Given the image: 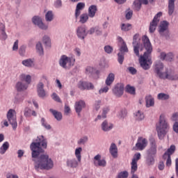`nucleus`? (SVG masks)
I'll return each instance as SVG.
<instances>
[{
	"label": "nucleus",
	"mask_w": 178,
	"mask_h": 178,
	"mask_svg": "<svg viewBox=\"0 0 178 178\" xmlns=\"http://www.w3.org/2000/svg\"><path fill=\"white\" fill-rule=\"evenodd\" d=\"M47 144L44 136H39L30 145L35 170H51L54 168V161L48 154H40L44 152L42 148H47Z\"/></svg>",
	"instance_id": "obj_1"
},
{
	"label": "nucleus",
	"mask_w": 178,
	"mask_h": 178,
	"mask_svg": "<svg viewBox=\"0 0 178 178\" xmlns=\"http://www.w3.org/2000/svg\"><path fill=\"white\" fill-rule=\"evenodd\" d=\"M142 41L147 51L144 53L143 56H140V63L141 67H143L144 70H148L151 65H152L151 58H148V55L152 52V45L151 44V42L147 35H144L142 38Z\"/></svg>",
	"instance_id": "obj_2"
},
{
	"label": "nucleus",
	"mask_w": 178,
	"mask_h": 178,
	"mask_svg": "<svg viewBox=\"0 0 178 178\" xmlns=\"http://www.w3.org/2000/svg\"><path fill=\"white\" fill-rule=\"evenodd\" d=\"M154 73L156 77L163 80H178V76L173 72L165 70L163 72L164 65L161 61H156L154 63Z\"/></svg>",
	"instance_id": "obj_3"
},
{
	"label": "nucleus",
	"mask_w": 178,
	"mask_h": 178,
	"mask_svg": "<svg viewBox=\"0 0 178 178\" xmlns=\"http://www.w3.org/2000/svg\"><path fill=\"white\" fill-rule=\"evenodd\" d=\"M169 130H170V124H169L168 120L165 115H160L159 123L156 124V131L159 140H162L168 134Z\"/></svg>",
	"instance_id": "obj_4"
},
{
	"label": "nucleus",
	"mask_w": 178,
	"mask_h": 178,
	"mask_svg": "<svg viewBox=\"0 0 178 178\" xmlns=\"http://www.w3.org/2000/svg\"><path fill=\"white\" fill-rule=\"evenodd\" d=\"M74 62H76V59L74 57L62 55L58 60V65L60 67H63V69L69 70L72 66L74 65Z\"/></svg>",
	"instance_id": "obj_5"
},
{
	"label": "nucleus",
	"mask_w": 178,
	"mask_h": 178,
	"mask_svg": "<svg viewBox=\"0 0 178 178\" xmlns=\"http://www.w3.org/2000/svg\"><path fill=\"white\" fill-rule=\"evenodd\" d=\"M48 81V77L45 75H42L40 81L36 85V91L39 98H45L47 97V91L44 89V83Z\"/></svg>",
	"instance_id": "obj_6"
},
{
	"label": "nucleus",
	"mask_w": 178,
	"mask_h": 178,
	"mask_svg": "<svg viewBox=\"0 0 178 178\" xmlns=\"http://www.w3.org/2000/svg\"><path fill=\"white\" fill-rule=\"evenodd\" d=\"M83 151V148L78 147L75 149V156L76 159H71L67 160V166L68 168H77L79 166V163L81 162V152Z\"/></svg>",
	"instance_id": "obj_7"
},
{
	"label": "nucleus",
	"mask_w": 178,
	"mask_h": 178,
	"mask_svg": "<svg viewBox=\"0 0 178 178\" xmlns=\"http://www.w3.org/2000/svg\"><path fill=\"white\" fill-rule=\"evenodd\" d=\"M6 118L10 124H11L13 130L17 129V119L16 117V111L10 108L6 114Z\"/></svg>",
	"instance_id": "obj_8"
},
{
	"label": "nucleus",
	"mask_w": 178,
	"mask_h": 178,
	"mask_svg": "<svg viewBox=\"0 0 178 178\" xmlns=\"http://www.w3.org/2000/svg\"><path fill=\"white\" fill-rule=\"evenodd\" d=\"M162 16V12L158 13L154 17L153 20L150 22L149 31V33H155L156 27H158V24L161 20V17Z\"/></svg>",
	"instance_id": "obj_9"
},
{
	"label": "nucleus",
	"mask_w": 178,
	"mask_h": 178,
	"mask_svg": "<svg viewBox=\"0 0 178 178\" xmlns=\"http://www.w3.org/2000/svg\"><path fill=\"white\" fill-rule=\"evenodd\" d=\"M169 27V22L167 21H163L160 23V26H159V32L161 35L163 37H165L168 38L169 37V30L168 29Z\"/></svg>",
	"instance_id": "obj_10"
},
{
	"label": "nucleus",
	"mask_w": 178,
	"mask_h": 178,
	"mask_svg": "<svg viewBox=\"0 0 178 178\" xmlns=\"http://www.w3.org/2000/svg\"><path fill=\"white\" fill-rule=\"evenodd\" d=\"M76 31L78 38H79V40H82L83 41H84L86 37L90 34L88 33V31H87V27H86L84 25L78 26Z\"/></svg>",
	"instance_id": "obj_11"
},
{
	"label": "nucleus",
	"mask_w": 178,
	"mask_h": 178,
	"mask_svg": "<svg viewBox=\"0 0 178 178\" xmlns=\"http://www.w3.org/2000/svg\"><path fill=\"white\" fill-rule=\"evenodd\" d=\"M134 52L136 56H140V35L136 34L133 38Z\"/></svg>",
	"instance_id": "obj_12"
},
{
	"label": "nucleus",
	"mask_w": 178,
	"mask_h": 178,
	"mask_svg": "<svg viewBox=\"0 0 178 178\" xmlns=\"http://www.w3.org/2000/svg\"><path fill=\"white\" fill-rule=\"evenodd\" d=\"M32 22L35 26H38L41 30H48V25L42 22V19L38 16H34L32 18Z\"/></svg>",
	"instance_id": "obj_13"
},
{
	"label": "nucleus",
	"mask_w": 178,
	"mask_h": 178,
	"mask_svg": "<svg viewBox=\"0 0 178 178\" xmlns=\"http://www.w3.org/2000/svg\"><path fill=\"white\" fill-rule=\"evenodd\" d=\"M147 145H148V140L145 138L139 137L136 144V151H143L145 149Z\"/></svg>",
	"instance_id": "obj_14"
},
{
	"label": "nucleus",
	"mask_w": 178,
	"mask_h": 178,
	"mask_svg": "<svg viewBox=\"0 0 178 178\" xmlns=\"http://www.w3.org/2000/svg\"><path fill=\"white\" fill-rule=\"evenodd\" d=\"M124 91V85L123 83H117L114 88H113V94L120 98L122 95H123V92Z\"/></svg>",
	"instance_id": "obj_15"
},
{
	"label": "nucleus",
	"mask_w": 178,
	"mask_h": 178,
	"mask_svg": "<svg viewBox=\"0 0 178 178\" xmlns=\"http://www.w3.org/2000/svg\"><path fill=\"white\" fill-rule=\"evenodd\" d=\"M86 108V102L84 100L76 101L74 104V109L78 116H81V111Z\"/></svg>",
	"instance_id": "obj_16"
},
{
	"label": "nucleus",
	"mask_w": 178,
	"mask_h": 178,
	"mask_svg": "<svg viewBox=\"0 0 178 178\" xmlns=\"http://www.w3.org/2000/svg\"><path fill=\"white\" fill-rule=\"evenodd\" d=\"M156 142L154 139L150 140V147L147 150V155H152L154 156L156 155Z\"/></svg>",
	"instance_id": "obj_17"
},
{
	"label": "nucleus",
	"mask_w": 178,
	"mask_h": 178,
	"mask_svg": "<svg viewBox=\"0 0 178 178\" xmlns=\"http://www.w3.org/2000/svg\"><path fill=\"white\" fill-rule=\"evenodd\" d=\"M78 88H79L80 90H92L94 88V85L90 82H84L80 81L78 83Z\"/></svg>",
	"instance_id": "obj_18"
},
{
	"label": "nucleus",
	"mask_w": 178,
	"mask_h": 178,
	"mask_svg": "<svg viewBox=\"0 0 178 178\" xmlns=\"http://www.w3.org/2000/svg\"><path fill=\"white\" fill-rule=\"evenodd\" d=\"M29 88V85L24 81H19L15 84V89L18 92H22L23 91H26Z\"/></svg>",
	"instance_id": "obj_19"
},
{
	"label": "nucleus",
	"mask_w": 178,
	"mask_h": 178,
	"mask_svg": "<svg viewBox=\"0 0 178 178\" xmlns=\"http://www.w3.org/2000/svg\"><path fill=\"white\" fill-rule=\"evenodd\" d=\"M101 127L103 131H111L113 129V124L106 120L102 123Z\"/></svg>",
	"instance_id": "obj_20"
},
{
	"label": "nucleus",
	"mask_w": 178,
	"mask_h": 178,
	"mask_svg": "<svg viewBox=\"0 0 178 178\" xmlns=\"http://www.w3.org/2000/svg\"><path fill=\"white\" fill-rule=\"evenodd\" d=\"M95 166H106V161L104 159L101 160V155L97 154L94 157Z\"/></svg>",
	"instance_id": "obj_21"
},
{
	"label": "nucleus",
	"mask_w": 178,
	"mask_h": 178,
	"mask_svg": "<svg viewBox=\"0 0 178 178\" xmlns=\"http://www.w3.org/2000/svg\"><path fill=\"white\" fill-rule=\"evenodd\" d=\"M145 101L146 108H151L152 106H154L155 105V99H154L152 95H147L145 97Z\"/></svg>",
	"instance_id": "obj_22"
},
{
	"label": "nucleus",
	"mask_w": 178,
	"mask_h": 178,
	"mask_svg": "<svg viewBox=\"0 0 178 178\" xmlns=\"http://www.w3.org/2000/svg\"><path fill=\"white\" fill-rule=\"evenodd\" d=\"M88 34L90 35H92V34L95 33L96 35H102V29L99 27V26H96L94 27L90 28L88 30Z\"/></svg>",
	"instance_id": "obj_23"
},
{
	"label": "nucleus",
	"mask_w": 178,
	"mask_h": 178,
	"mask_svg": "<svg viewBox=\"0 0 178 178\" xmlns=\"http://www.w3.org/2000/svg\"><path fill=\"white\" fill-rule=\"evenodd\" d=\"M25 67H34L35 66V60L34 58H27L22 61Z\"/></svg>",
	"instance_id": "obj_24"
},
{
	"label": "nucleus",
	"mask_w": 178,
	"mask_h": 178,
	"mask_svg": "<svg viewBox=\"0 0 178 178\" xmlns=\"http://www.w3.org/2000/svg\"><path fill=\"white\" fill-rule=\"evenodd\" d=\"M86 8V3L83 2L78 3L75 10V17L77 19L81 13V10Z\"/></svg>",
	"instance_id": "obj_25"
},
{
	"label": "nucleus",
	"mask_w": 178,
	"mask_h": 178,
	"mask_svg": "<svg viewBox=\"0 0 178 178\" xmlns=\"http://www.w3.org/2000/svg\"><path fill=\"white\" fill-rule=\"evenodd\" d=\"M109 152L113 158H118V146H116V144L113 143L111 144Z\"/></svg>",
	"instance_id": "obj_26"
},
{
	"label": "nucleus",
	"mask_w": 178,
	"mask_h": 178,
	"mask_svg": "<svg viewBox=\"0 0 178 178\" xmlns=\"http://www.w3.org/2000/svg\"><path fill=\"white\" fill-rule=\"evenodd\" d=\"M8 38V34L5 31V24H0V40L5 41Z\"/></svg>",
	"instance_id": "obj_27"
},
{
	"label": "nucleus",
	"mask_w": 178,
	"mask_h": 178,
	"mask_svg": "<svg viewBox=\"0 0 178 178\" xmlns=\"http://www.w3.org/2000/svg\"><path fill=\"white\" fill-rule=\"evenodd\" d=\"M113 81H115V74L110 73L106 79L105 84L111 87L113 84Z\"/></svg>",
	"instance_id": "obj_28"
},
{
	"label": "nucleus",
	"mask_w": 178,
	"mask_h": 178,
	"mask_svg": "<svg viewBox=\"0 0 178 178\" xmlns=\"http://www.w3.org/2000/svg\"><path fill=\"white\" fill-rule=\"evenodd\" d=\"M175 2L176 0H168V15L172 16L175 12Z\"/></svg>",
	"instance_id": "obj_29"
},
{
	"label": "nucleus",
	"mask_w": 178,
	"mask_h": 178,
	"mask_svg": "<svg viewBox=\"0 0 178 178\" xmlns=\"http://www.w3.org/2000/svg\"><path fill=\"white\" fill-rule=\"evenodd\" d=\"M175 151H176V146L171 145L170 147L164 153L163 158V159H166V156H170V155H172L175 153Z\"/></svg>",
	"instance_id": "obj_30"
},
{
	"label": "nucleus",
	"mask_w": 178,
	"mask_h": 178,
	"mask_svg": "<svg viewBox=\"0 0 178 178\" xmlns=\"http://www.w3.org/2000/svg\"><path fill=\"white\" fill-rule=\"evenodd\" d=\"M97 6L95 5H92L88 8V15H89V17H91L92 19V17H95V13H97Z\"/></svg>",
	"instance_id": "obj_31"
},
{
	"label": "nucleus",
	"mask_w": 178,
	"mask_h": 178,
	"mask_svg": "<svg viewBox=\"0 0 178 178\" xmlns=\"http://www.w3.org/2000/svg\"><path fill=\"white\" fill-rule=\"evenodd\" d=\"M49 112H51V113H52V115L54 116L55 119H56V120H58V122H60V120L62 119V113H60L56 110H54L52 108L49 109Z\"/></svg>",
	"instance_id": "obj_32"
},
{
	"label": "nucleus",
	"mask_w": 178,
	"mask_h": 178,
	"mask_svg": "<svg viewBox=\"0 0 178 178\" xmlns=\"http://www.w3.org/2000/svg\"><path fill=\"white\" fill-rule=\"evenodd\" d=\"M131 29H133V26L131 25V24L123 23V24H121L120 25V29L122 31H124V32L130 31Z\"/></svg>",
	"instance_id": "obj_33"
},
{
	"label": "nucleus",
	"mask_w": 178,
	"mask_h": 178,
	"mask_svg": "<svg viewBox=\"0 0 178 178\" xmlns=\"http://www.w3.org/2000/svg\"><path fill=\"white\" fill-rule=\"evenodd\" d=\"M7 149H9V143L5 142L0 147L1 155H3L6 152Z\"/></svg>",
	"instance_id": "obj_34"
},
{
	"label": "nucleus",
	"mask_w": 178,
	"mask_h": 178,
	"mask_svg": "<svg viewBox=\"0 0 178 178\" xmlns=\"http://www.w3.org/2000/svg\"><path fill=\"white\" fill-rule=\"evenodd\" d=\"M134 116H135V119L136 120H143L145 115H144V113H143V111H138L137 112H136L134 113Z\"/></svg>",
	"instance_id": "obj_35"
},
{
	"label": "nucleus",
	"mask_w": 178,
	"mask_h": 178,
	"mask_svg": "<svg viewBox=\"0 0 178 178\" xmlns=\"http://www.w3.org/2000/svg\"><path fill=\"white\" fill-rule=\"evenodd\" d=\"M154 158H155V156L147 154L146 157L147 165H148L149 166H150V165H152L154 162H155V159Z\"/></svg>",
	"instance_id": "obj_36"
},
{
	"label": "nucleus",
	"mask_w": 178,
	"mask_h": 178,
	"mask_svg": "<svg viewBox=\"0 0 178 178\" xmlns=\"http://www.w3.org/2000/svg\"><path fill=\"white\" fill-rule=\"evenodd\" d=\"M20 79H22V80H24V81H26V84H30V83H31V76L30 75H26L24 74H22L20 75Z\"/></svg>",
	"instance_id": "obj_37"
},
{
	"label": "nucleus",
	"mask_w": 178,
	"mask_h": 178,
	"mask_svg": "<svg viewBox=\"0 0 178 178\" xmlns=\"http://www.w3.org/2000/svg\"><path fill=\"white\" fill-rule=\"evenodd\" d=\"M157 98L160 101H166V100L169 99V98H170V97L169 96V95H168L166 93H159L157 95Z\"/></svg>",
	"instance_id": "obj_38"
},
{
	"label": "nucleus",
	"mask_w": 178,
	"mask_h": 178,
	"mask_svg": "<svg viewBox=\"0 0 178 178\" xmlns=\"http://www.w3.org/2000/svg\"><path fill=\"white\" fill-rule=\"evenodd\" d=\"M125 90L128 94H131V95H136V88L134 87L127 85Z\"/></svg>",
	"instance_id": "obj_39"
},
{
	"label": "nucleus",
	"mask_w": 178,
	"mask_h": 178,
	"mask_svg": "<svg viewBox=\"0 0 178 178\" xmlns=\"http://www.w3.org/2000/svg\"><path fill=\"white\" fill-rule=\"evenodd\" d=\"M88 17H90L88 14L87 13L82 14L80 16V19H79L80 23H81L82 24H84V23H87V22L88 21Z\"/></svg>",
	"instance_id": "obj_40"
},
{
	"label": "nucleus",
	"mask_w": 178,
	"mask_h": 178,
	"mask_svg": "<svg viewBox=\"0 0 178 178\" xmlns=\"http://www.w3.org/2000/svg\"><path fill=\"white\" fill-rule=\"evenodd\" d=\"M36 51L39 55H44V47H42L41 42L37 43Z\"/></svg>",
	"instance_id": "obj_41"
},
{
	"label": "nucleus",
	"mask_w": 178,
	"mask_h": 178,
	"mask_svg": "<svg viewBox=\"0 0 178 178\" xmlns=\"http://www.w3.org/2000/svg\"><path fill=\"white\" fill-rule=\"evenodd\" d=\"M46 22H52L54 20V12L48 11L45 15Z\"/></svg>",
	"instance_id": "obj_42"
},
{
	"label": "nucleus",
	"mask_w": 178,
	"mask_h": 178,
	"mask_svg": "<svg viewBox=\"0 0 178 178\" xmlns=\"http://www.w3.org/2000/svg\"><path fill=\"white\" fill-rule=\"evenodd\" d=\"M40 123L42 126L46 129V130H51V125L47 122V120H45V118H42L40 120Z\"/></svg>",
	"instance_id": "obj_43"
},
{
	"label": "nucleus",
	"mask_w": 178,
	"mask_h": 178,
	"mask_svg": "<svg viewBox=\"0 0 178 178\" xmlns=\"http://www.w3.org/2000/svg\"><path fill=\"white\" fill-rule=\"evenodd\" d=\"M117 116L119 119H124L127 116V111L126 109H122L118 112Z\"/></svg>",
	"instance_id": "obj_44"
},
{
	"label": "nucleus",
	"mask_w": 178,
	"mask_h": 178,
	"mask_svg": "<svg viewBox=\"0 0 178 178\" xmlns=\"http://www.w3.org/2000/svg\"><path fill=\"white\" fill-rule=\"evenodd\" d=\"M137 169H138L137 163H136L134 161H131V173L132 175H134V173H136V172H137Z\"/></svg>",
	"instance_id": "obj_45"
},
{
	"label": "nucleus",
	"mask_w": 178,
	"mask_h": 178,
	"mask_svg": "<svg viewBox=\"0 0 178 178\" xmlns=\"http://www.w3.org/2000/svg\"><path fill=\"white\" fill-rule=\"evenodd\" d=\"M86 74H89L90 76L94 74L95 73V68L91 66H88L86 68L85 71Z\"/></svg>",
	"instance_id": "obj_46"
},
{
	"label": "nucleus",
	"mask_w": 178,
	"mask_h": 178,
	"mask_svg": "<svg viewBox=\"0 0 178 178\" xmlns=\"http://www.w3.org/2000/svg\"><path fill=\"white\" fill-rule=\"evenodd\" d=\"M141 5L140 0H135L133 4L134 9L137 11L140 10L141 9Z\"/></svg>",
	"instance_id": "obj_47"
},
{
	"label": "nucleus",
	"mask_w": 178,
	"mask_h": 178,
	"mask_svg": "<svg viewBox=\"0 0 178 178\" xmlns=\"http://www.w3.org/2000/svg\"><path fill=\"white\" fill-rule=\"evenodd\" d=\"M43 43L47 47H51V39L48 37V35H44L42 39Z\"/></svg>",
	"instance_id": "obj_48"
},
{
	"label": "nucleus",
	"mask_w": 178,
	"mask_h": 178,
	"mask_svg": "<svg viewBox=\"0 0 178 178\" xmlns=\"http://www.w3.org/2000/svg\"><path fill=\"white\" fill-rule=\"evenodd\" d=\"M24 97H22V95H17L15 97L14 102L15 104H21L22 101H24Z\"/></svg>",
	"instance_id": "obj_49"
},
{
	"label": "nucleus",
	"mask_w": 178,
	"mask_h": 178,
	"mask_svg": "<svg viewBox=\"0 0 178 178\" xmlns=\"http://www.w3.org/2000/svg\"><path fill=\"white\" fill-rule=\"evenodd\" d=\"M27 47L26 45H22L19 49V54L20 56H24L26 55V49Z\"/></svg>",
	"instance_id": "obj_50"
},
{
	"label": "nucleus",
	"mask_w": 178,
	"mask_h": 178,
	"mask_svg": "<svg viewBox=\"0 0 178 178\" xmlns=\"http://www.w3.org/2000/svg\"><path fill=\"white\" fill-rule=\"evenodd\" d=\"M120 53L123 54V52H129V49L127 48V45L126 44V42H123L121 44V47L120 48Z\"/></svg>",
	"instance_id": "obj_51"
},
{
	"label": "nucleus",
	"mask_w": 178,
	"mask_h": 178,
	"mask_svg": "<svg viewBox=\"0 0 178 178\" xmlns=\"http://www.w3.org/2000/svg\"><path fill=\"white\" fill-rule=\"evenodd\" d=\"M129 177V172L127 171H122L118 173V178H128Z\"/></svg>",
	"instance_id": "obj_52"
},
{
	"label": "nucleus",
	"mask_w": 178,
	"mask_h": 178,
	"mask_svg": "<svg viewBox=\"0 0 178 178\" xmlns=\"http://www.w3.org/2000/svg\"><path fill=\"white\" fill-rule=\"evenodd\" d=\"M109 86L106 85V86H104L101 88L99 90V94H105L109 91Z\"/></svg>",
	"instance_id": "obj_53"
},
{
	"label": "nucleus",
	"mask_w": 178,
	"mask_h": 178,
	"mask_svg": "<svg viewBox=\"0 0 178 178\" xmlns=\"http://www.w3.org/2000/svg\"><path fill=\"white\" fill-rule=\"evenodd\" d=\"M104 49L106 54H112V52H113V47H112V46L110 45H106Z\"/></svg>",
	"instance_id": "obj_54"
},
{
	"label": "nucleus",
	"mask_w": 178,
	"mask_h": 178,
	"mask_svg": "<svg viewBox=\"0 0 178 178\" xmlns=\"http://www.w3.org/2000/svg\"><path fill=\"white\" fill-rule=\"evenodd\" d=\"M102 104V102L101 100L95 101L94 104V109H95V111H99Z\"/></svg>",
	"instance_id": "obj_55"
},
{
	"label": "nucleus",
	"mask_w": 178,
	"mask_h": 178,
	"mask_svg": "<svg viewBox=\"0 0 178 178\" xmlns=\"http://www.w3.org/2000/svg\"><path fill=\"white\" fill-rule=\"evenodd\" d=\"M51 98L54 99V101H56V102H59L60 104L62 103V100L60 99V97L58 96V94L54 92L51 95Z\"/></svg>",
	"instance_id": "obj_56"
},
{
	"label": "nucleus",
	"mask_w": 178,
	"mask_h": 178,
	"mask_svg": "<svg viewBox=\"0 0 178 178\" xmlns=\"http://www.w3.org/2000/svg\"><path fill=\"white\" fill-rule=\"evenodd\" d=\"M140 159H141V154L136 153L134 154V156L132 159V162H136L137 163V162H138V161H140Z\"/></svg>",
	"instance_id": "obj_57"
},
{
	"label": "nucleus",
	"mask_w": 178,
	"mask_h": 178,
	"mask_svg": "<svg viewBox=\"0 0 178 178\" xmlns=\"http://www.w3.org/2000/svg\"><path fill=\"white\" fill-rule=\"evenodd\" d=\"M173 59H175V54H173V53L170 52L167 54V57L165 58V60H168V62H172Z\"/></svg>",
	"instance_id": "obj_58"
},
{
	"label": "nucleus",
	"mask_w": 178,
	"mask_h": 178,
	"mask_svg": "<svg viewBox=\"0 0 178 178\" xmlns=\"http://www.w3.org/2000/svg\"><path fill=\"white\" fill-rule=\"evenodd\" d=\"M170 120L172 122H178V112L176 113H173L171 118H170Z\"/></svg>",
	"instance_id": "obj_59"
},
{
	"label": "nucleus",
	"mask_w": 178,
	"mask_h": 178,
	"mask_svg": "<svg viewBox=\"0 0 178 178\" xmlns=\"http://www.w3.org/2000/svg\"><path fill=\"white\" fill-rule=\"evenodd\" d=\"M118 62L120 65L123 63V60H124V54L123 53H118Z\"/></svg>",
	"instance_id": "obj_60"
},
{
	"label": "nucleus",
	"mask_w": 178,
	"mask_h": 178,
	"mask_svg": "<svg viewBox=\"0 0 178 178\" xmlns=\"http://www.w3.org/2000/svg\"><path fill=\"white\" fill-rule=\"evenodd\" d=\"M111 109L109 108V107H104L102 109V118H106V114L108 113V112H109Z\"/></svg>",
	"instance_id": "obj_61"
},
{
	"label": "nucleus",
	"mask_w": 178,
	"mask_h": 178,
	"mask_svg": "<svg viewBox=\"0 0 178 178\" xmlns=\"http://www.w3.org/2000/svg\"><path fill=\"white\" fill-rule=\"evenodd\" d=\"M24 115L26 116V118H30V116H31V109L26 108Z\"/></svg>",
	"instance_id": "obj_62"
},
{
	"label": "nucleus",
	"mask_w": 178,
	"mask_h": 178,
	"mask_svg": "<svg viewBox=\"0 0 178 178\" xmlns=\"http://www.w3.org/2000/svg\"><path fill=\"white\" fill-rule=\"evenodd\" d=\"M168 54L165 53V51H161L160 53L159 58L161 60H166Z\"/></svg>",
	"instance_id": "obj_63"
},
{
	"label": "nucleus",
	"mask_w": 178,
	"mask_h": 178,
	"mask_svg": "<svg viewBox=\"0 0 178 178\" xmlns=\"http://www.w3.org/2000/svg\"><path fill=\"white\" fill-rule=\"evenodd\" d=\"M55 8H62V0H56L54 3Z\"/></svg>",
	"instance_id": "obj_64"
}]
</instances>
